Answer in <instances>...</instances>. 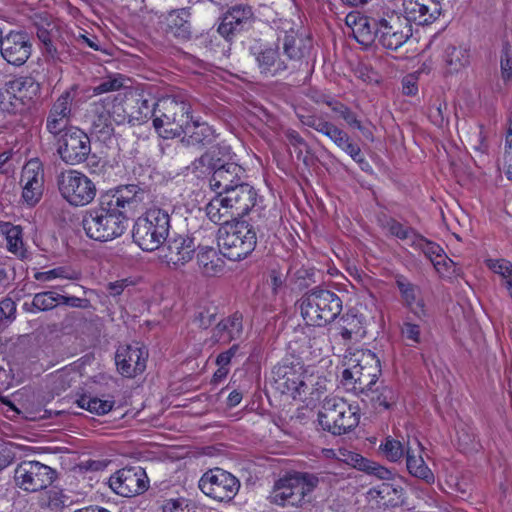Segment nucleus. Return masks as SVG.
<instances>
[{"label": "nucleus", "instance_id": "f3484780", "mask_svg": "<svg viewBox=\"0 0 512 512\" xmlns=\"http://www.w3.org/2000/svg\"><path fill=\"white\" fill-rule=\"evenodd\" d=\"M109 486L120 496L132 497L147 490L148 477L141 467H125L110 476Z\"/></svg>", "mask_w": 512, "mask_h": 512}, {"label": "nucleus", "instance_id": "ddd939ff", "mask_svg": "<svg viewBox=\"0 0 512 512\" xmlns=\"http://www.w3.org/2000/svg\"><path fill=\"white\" fill-rule=\"evenodd\" d=\"M240 486L237 477L221 468L208 470L199 480L200 490L208 497L219 502H229L234 499Z\"/></svg>", "mask_w": 512, "mask_h": 512}, {"label": "nucleus", "instance_id": "5701e85b", "mask_svg": "<svg viewBox=\"0 0 512 512\" xmlns=\"http://www.w3.org/2000/svg\"><path fill=\"white\" fill-rule=\"evenodd\" d=\"M246 178L245 170L242 166L234 162H222L212 173L209 185L216 195L224 194L236 185L243 182Z\"/></svg>", "mask_w": 512, "mask_h": 512}, {"label": "nucleus", "instance_id": "f257e3e1", "mask_svg": "<svg viewBox=\"0 0 512 512\" xmlns=\"http://www.w3.org/2000/svg\"><path fill=\"white\" fill-rule=\"evenodd\" d=\"M149 198L148 190L136 184L121 185L102 193L97 205L83 215L86 235L100 242L122 236L128 226L127 209H136Z\"/></svg>", "mask_w": 512, "mask_h": 512}, {"label": "nucleus", "instance_id": "473e14b6", "mask_svg": "<svg viewBox=\"0 0 512 512\" xmlns=\"http://www.w3.org/2000/svg\"><path fill=\"white\" fill-rule=\"evenodd\" d=\"M197 265L202 275L206 277H216L223 273L225 262L213 247H201L197 253Z\"/></svg>", "mask_w": 512, "mask_h": 512}, {"label": "nucleus", "instance_id": "c03bdc74", "mask_svg": "<svg viewBox=\"0 0 512 512\" xmlns=\"http://www.w3.org/2000/svg\"><path fill=\"white\" fill-rule=\"evenodd\" d=\"M333 143L339 149L347 153L355 162L360 164L362 169L364 168L363 165H368L359 145L356 144L344 130L340 132V135L336 137Z\"/></svg>", "mask_w": 512, "mask_h": 512}, {"label": "nucleus", "instance_id": "b1692460", "mask_svg": "<svg viewBox=\"0 0 512 512\" xmlns=\"http://www.w3.org/2000/svg\"><path fill=\"white\" fill-rule=\"evenodd\" d=\"M112 102L111 97L107 96L90 103L86 110L85 119L89 123L92 133L106 137L113 132L111 121Z\"/></svg>", "mask_w": 512, "mask_h": 512}, {"label": "nucleus", "instance_id": "6e6d98bb", "mask_svg": "<svg viewBox=\"0 0 512 512\" xmlns=\"http://www.w3.org/2000/svg\"><path fill=\"white\" fill-rule=\"evenodd\" d=\"M500 68L503 80L512 78V51L508 43L503 46L501 51Z\"/></svg>", "mask_w": 512, "mask_h": 512}, {"label": "nucleus", "instance_id": "f704fd0d", "mask_svg": "<svg viewBox=\"0 0 512 512\" xmlns=\"http://www.w3.org/2000/svg\"><path fill=\"white\" fill-rule=\"evenodd\" d=\"M361 393L364 394L371 407L377 413L391 409L397 401L396 391L387 385L371 386Z\"/></svg>", "mask_w": 512, "mask_h": 512}, {"label": "nucleus", "instance_id": "052dcab7", "mask_svg": "<svg viewBox=\"0 0 512 512\" xmlns=\"http://www.w3.org/2000/svg\"><path fill=\"white\" fill-rule=\"evenodd\" d=\"M16 318V303L9 297L0 301V320L12 322Z\"/></svg>", "mask_w": 512, "mask_h": 512}, {"label": "nucleus", "instance_id": "f03ea898", "mask_svg": "<svg viewBox=\"0 0 512 512\" xmlns=\"http://www.w3.org/2000/svg\"><path fill=\"white\" fill-rule=\"evenodd\" d=\"M257 192L245 180L221 195H215L205 207L215 224L227 223L247 215L257 203Z\"/></svg>", "mask_w": 512, "mask_h": 512}, {"label": "nucleus", "instance_id": "c85d7f7f", "mask_svg": "<svg viewBox=\"0 0 512 512\" xmlns=\"http://www.w3.org/2000/svg\"><path fill=\"white\" fill-rule=\"evenodd\" d=\"M396 286L400 291L405 307L419 319L426 317L427 312L425 303L420 297L419 287L408 281L403 276L396 278Z\"/></svg>", "mask_w": 512, "mask_h": 512}, {"label": "nucleus", "instance_id": "0eeeda50", "mask_svg": "<svg viewBox=\"0 0 512 512\" xmlns=\"http://www.w3.org/2000/svg\"><path fill=\"white\" fill-rule=\"evenodd\" d=\"M224 225L218 230L220 253L232 261H239L250 255L257 243L256 231L245 221Z\"/></svg>", "mask_w": 512, "mask_h": 512}, {"label": "nucleus", "instance_id": "69168bd1", "mask_svg": "<svg viewBox=\"0 0 512 512\" xmlns=\"http://www.w3.org/2000/svg\"><path fill=\"white\" fill-rule=\"evenodd\" d=\"M342 130L343 129L339 128L332 122L326 120L324 125H322V127L320 128L319 133L325 135L333 142L336 139V137L340 135V132Z\"/></svg>", "mask_w": 512, "mask_h": 512}, {"label": "nucleus", "instance_id": "7ed1b4c3", "mask_svg": "<svg viewBox=\"0 0 512 512\" xmlns=\"http://www.w3.org/2000/svg\"><path fill=\"white\" fill-rule=\"evenodd\" d=\"M191 105L183 96H167L155 102L153 126L160 137L173 139L183 134L188 124Z\"/></svg>", "mask_w": 512, "mask_h": 512}, {"label": "nucleus", "instance_id": "680f3d73", "mask_svg": "<svg viewBox=\"0 0 512 512\" xmlns=\"http://www.w3.org/2000/svg\"><path fill=\"white\" fill-rule=\"evenodd\" d=\"M216 315V307L212 306L200 311L195 320L198 322L199 327L206 329L215 321Z\"/></svg>", "mask_w": 512, "mask_h": 512}, {"label": "nucleus", "instance_id": "a878e982", "mask_svg": "<svg viewBox=\"0 0 512 512\" xmlns=\"http://www.w3.org/2000/svg\"><path fill=\"white\" fill-rule=\"evenodd\" d=\"M250 52L255 57L258 69L262 75L273 77L288 69L286 59L280 57L278 48L262 46L256 43L250 47Z\"/></svg>", "mask_w": 512, "mask_h": 512}, {"label": "nucleus", "instance_id": "6ab92c4d", "mask_svg": "<svg viewBox=\"0 0 512 512\" xmlns=\"http://www.w3.org/2000/svg\"><path fill=\"white\" fill-rule=\"evenodd\" d=\"M73 96L71 92H63L51 105L45 123L46 131L54 139L66 133L71 125Z\"/></svg>", "mask_w": 512, "mask_h": 512}, {"label": "nucleus", "instance_id": "a19ab883", "mask_svg": "<svg viewBox=\"0 0 512 512\" xmlns=\"http://www.w3.org/2000/svg\"><path fill=\"white\" fill-rule=\"evenodd\" d=\"M220 148L211 147L201 157L196 159L192 163V169L194 172H198L199 175L212 174L215 168H218L222 159L219 157Z\"/></svg>", "mask_w": 512, "mask_h": 512}, {"label": "nucleus", "instance_id": "aec40b11", "mask_svg": "<svg viewBox=\"0 0 512 512\" xmlns=\"http://www.w3.org/2000/svg\"><path fill=\"white\" fill-rule=\"evenodd\" d=\"M275 389L282 394H287L293 399L306 393L308 388L301 372V367L282 364L273 370Z\"/></svg>", "mask_w": 512, "mask_h": 512}, {"label": "nucleus", "instance_id": "423d86ee", "mask_svg": "<svg viewBox=\"0 0 512 512\" xmlns=\"http://www.w3.org/2000/svg\"><path fill=\"white\" fill-rule=\"evenodd\" d=\"M319 484V477L308 472L288 473L279 478L269 495L271 503L278 506L299 507L306 502V496Z\"/></svg>", "mask_w": 512, "mask_h": 512}, {"label": "nucleus", "instance_id": "a18cd8bd", "mask_svg": "<svg viewBox=\"0 0 512 512\" xmlns=\"http://www.w3.org/2000/svg\"><path fill=\"white\" fill-rule=\"evenodd\" d=\"M374 491L384 504H396L400 499L403 498L404 490L397 480L390 482H383L378 485Z\"/></svg>", "mask_w": 512, "mask_h": 512}, {"label": "nucleus", "instance_id": "7c9ffc66", "mask_svg": "<svg viewBox=\"0 0 512 512\" xmlns=\"http://www.w3.org/2000/svg\"><path fill=\"white\" fill-rule=\"evenodd\" d=\"M422 452V445L417 439H414L412 443L408 442L406 448L407 469L413 476L430 482L433 480L434 476L429 467L425 464Z\"/></svg>", "mask_w": 512, "mask_h": 512}, {"label": "nucleus", "instance_id": "5fc2aeb1", "mask_svg": "<svg viewBox=\"0 0 512 512\" xmlns=\"http://www.w3.org/2000/svg\"><path fill=\"white\" fill-rule=\"evenodd\" d=\"M359 470L365 471L370 475L377 476L380 479L388 480L391 476V471L387 468L378 465L375 462L369 461L363 457V463L358 468Z\"/></svg>", "mask_w": 512, "mask_h": 512}, {"label": "nucleus", "instance_id": "c756f323", "mask_svg": "<svg viewBox=\"0 0 512 512\" xmlns=\"http://www.w3.org/2000/svg\"><path fill=\"white\" fill-rule=\"evenodd\" d=\"M288 29H282L278 34V42H282L283 52L286 60L298 61L301 60L308 51L306 41L298 38L296 31L290 27L287 22Z\"/></svg>", "mask_w": 512, "mask_h": 512}, {"label": "nucleus", "instance_id": "a211bd4d", "mask_svg": "<svg viewBox=\"0 0 512 512\" xmlns=\"http://www.w3.org/2000/svg\"><path fill=\"white\" fill-rule=\"evenodd\" d=\"M0 53L7 63L22 66L32 53L30 35L23 30H10L1 39Z\"/></svg>", "mask_w": 512, "mask_h": 512}, {"label": "nucleus", "instance_id": "bb28decb", "mask_svg": "<svg viewBox=\"0 0 512 512\" xmlns=\"http://www.w3.org/2000/svg\"><path fill=\"white\" fill-rule=\"evenodd\" d=\"M404 18L419 25L433 23L441 14L440 3L435 0H403Z\"/></svg>", "mask_w": 512, "mask_h": 512}, {"label": "nucleus", "instance_id": "393cba45", "mask_svg": "<svg viewBox=\"0 0 512 512\" xmlns=\"http://www.w3.org/2000/svg\"><path fill=\"white\" fill-rule=\"evenodd\" d=\"M410 246L423 252L441 276L449 277L455 271L454 262L446 256L444 250L437 243L426 239L419 233L414 237Z\"/></svg>", "mask_w": 512, "mask_h": 512}, {"label": "nucleus", "instance_id": "c9c22d12", "mask_svg": "<svg viewBox=\"0 0 512 512\" xmlns=\"http://www.w3.org/2000/svg\"><path fill=\"white\" fill-rule=\"evenodd\" d=\"M243 332L242 315H233L221 320L214 329L213 336L218 342L229 343L241 337Z\"/></svg>", "mask_w": 512, "mask_h": 512}, {"label": "nucleus", "instance_id": "ea45409f", "mask_svg": "<svg viewBox=\"0 0 512 512\" xmlns=\"http://www.w3.org/2000/svg\"><path fill=\"white\" fill-rule=\"evenodd\" d=\"M220 148L211 147L201 157L196 159L192 163V169L194 172H198L199 175L212 174L215 168H218L222 159L219 157Z\"/></svg>", "mask_w": 512, "mask_h": 512}, {"label": "nucleus", "instance_id": "9b49d317", "mask_svg": "<svg viewBox=\"0 0 512 512\" xmlns=\"http://www.w3.org/2000/svg\"><path fill=\"white\" fill-rule=\"evenodd\" d=\"M60 195L71 206L82 207L90 204L96 196V186L84 173L66 170L57 177Z\"/></svg>", "mask_w": 512, "mask_h": 512}, {"label": "nucleus", "instance_id": "e433bc0d", "mask_svg": "<svg viewBox=\"0 0 512 512\" xmlns=\"http://www.w3.org/2000/svg\"><path fill=\"white\" fill-rule=\"evenodd\" d=\"M0 232L5 236L7 249L21 259L26 258L27 251L24 247L21 226L13 225L10 222H1Z\"/></svg>", "mask_w": 512, "mask_h": 512}, {"label": "nucleus", "instance_id": "9d476101", "mask_svg": "<svg viewBox=\"0 0 512 512\" xmlns=\"http://www.w3.org/2000/svg\"><path fill=\"white\" fill-rule=\"evenodd\" d=\"M40 93V85L32 77H17L0 88V110L9 114L22 111Z\"/></svg>", "mask_w": 512, "mask_h": 512}, {"label": "nucleus", "instance_id": "4468645a", "mask_svg": "<svg viewBox=\"0 0 512 512\" xmlns=\"http://www.w3.org/2000/svg\"><path fill=\"white\" fill-rule=\"evenodd\" d=\"M55 140L57 142V153L66 164L77 165L83 163L91 152L90 138L78 127H71Z\"/></svg>", "mask_w": 512, "mask_h": 512}, {"label": "nucleus", "instance_id": "de8ad7c7", "mask_svg": "<svg viewBox=\"0 0 512 512\" xmlns=\"http://www.w3.org/2000/svg\"><path fill=\"white\" fill-rule=\"evenodd\" d=\"M154 105L155 103L143 97L133 99V104L131 105V110L133 111L128 115L129 121L145 122L149 117L153 118Z\"/></svg>", "mask_w": 512, "mask_h": 512}, {"label": "nucleus", "instance_id": "864d4df0", "mask_svg": "<svg viewBox=\"0 0 512 512\" xmlns=\"http://www.w3.org/2000/svg\"><path fill=\"white\" fill-rule=\"evenodd\" d=\"M401 335L408 341V345L415 347L421 342V329L420 326L412 323L408 319L405 320L401 326Z\"/></svg>", "mask_w": 512, "mask_h": 512}, {"label": "nucleus", "instance_id": "3c124183", "mask_svg": "<svg viewBox=\"0 0 512 512\" xmlns=\"http://www.w3.org/2000/svg\"><path fill=\"white\" fill-rule=\"evenodd\" d=\"M353 35L355 39L363 45L370 44L375 38V31H372L369 21L366 17L358 20L357 27H353Z\"/></svg>", "mask_w": 512, "mask_h": 512}, {"label": "nucleus", "instance_id": "bf43d9fd", "mask_svg": "<svg viewBox=\"0 0 512 512\" xmlns=\"http://www.w3.org/2000/svg\"><path fill=\"white\" fill-rule=\"evenodd\" d=\"M59 304H64L73 308L90 309L92 308L91 302L87 298H80L76 296H66L59 294Z\"/></svg>", "mask_w": 512, "mask_h": 512}, {"label": "nucleus", "instance_id": "39448f33", "mask_svg": "<svg viewBox=\"0 0 512 512\" xmlns=\"http://www.w3.org/2000/svg\"><path fill=\"white\" fill-rule=\"evenodd\" d=\"M298 303L302 318L310 326L323 327L334 321L342 311L341 298L327 289H311Z\"/></svg>", "mask_w": 512, "mask_h": 512}, {"label": "nucleus", "instance_id": "e2e57ef3", "mask_svg": "<svg viewBox=\"0 0 512 512\" xmlns=\"http://www.w3.org/2000/svg\"><path fill=\"white\" fill-rule=\"evenodd\" d=\"M299 120L303 125L310 127L317 132H320V128L326 121L322 117H318L316 115H299Z\"/></svg>", "mask_w": 512, "mask_h": 512}, {"label": "nucleus", "instance_id": "0e129e2a", "mask_svg": "<svg viewBox=\"0 0 512 512\" xmlns=\"http://www.w3.org/2000/svg\"><path fill=\"white\" fill-rule=\"evenodd\" d=\"M239 350V345H232L227 351L220 353L217 356L216 363L218 366L227 367L231 362V359L236 355Z\"/></svg>", "mask_w": 512, "mask_h": 512}, {"label": "nucleus", "instance_id": "412c9836", "mask_svg": "<svg viewBox=\"0 0 512 512\" xmlns=\"http://www.w3.org/2000/svg\"><path fill=\"white\" fill-rule=\"evenodd\" d=\"M20 183L24 202L30 206L37 204L44 190V170L38 160L32 159L24 165Z\"/></svg>", "mask_w": 512, "mask_h": 512}, {"label": "nucleus", "instance_id": "79ce46f5", "mask_svg": "<svg viewBox=\"0 0 512 512\" xmlns=\"http://www.w3.org/2000/svg\"><path fill=\"white\" fill-rule=\"evenodd\" d=\"M379 223L381 227L387 230L391 235L401 240H406L408 245L412 243L414 237L418 233L416 232L415 229L408 226H404L396 219L388 217L386 215H383L382 217L379 218Z\"/></svg>", "mask_w": 512, "mask_h": 512}, {"label": "nucleus", "instance_id": "4d7b16f0", "mask_svg": "<svg viewBox=\"0 0 512 512\" xmlns=\"http://www.w3.org/2000/svg\"><path fill=\"white\" fill-rule=\"evenodd\" d=\"M337 461L347 464L349 466L359 468L361 463H363V457L353 451H350L346 448H337Z\"/></svg>", "mask_w": 512, "mask_h": 512}, {"label": "nucleus", "instance_id": "dca6fc26", "mask_svg": "<svg viewBox=\"0 0 512 512\" xmlns=\"http://www.w3.org/2000/svg\"><path fill=\"white\" fill-rule=\"evenodd\" d=\"M196 250L194 239L188 234L172 233L159 248V258L177 269L192 260Z\"/></svg>", "mask_w": 512, "mask_h": 512}, {"label": "nucleus", "instance_id": "6e6552de", "mask_svg": "<svg viewBox=\"0 0 512 512\" xmlns=\"http://www.w3.org/2000/svg\"><path fill=\"white\" fill-rule=\"evenodd\" d=\"M318 421L323 430L333 435H342L358 426L359 407L348 404L337 397H327L318 414Z\"/></svg>", "mask_w": 512, "mask_h": 512}, {"label": "nucleus", "instance_id": "20e7f679", "mask_svg": "<svg viewBox=\"0 0 512 512\" xmlns=\"http://www.w3.org/2000/svg\"><path fill=\"white\" fill-rule=\"evenodd\" d=\"M170 214L167 209L153 206L139 216L133 225L132 238L143 251L158 250L168 238Z\"/></svg>", "mask_w": 512, "mask_h": 512}, {"label": "nucleus", "instance_id": "4c0bfd02", "mask_svg": "<svg viewBox=\"0 0 512 512\" xmlns=\"http://www.w3.org/2000/svg\"><path fill=\"white\" fill-rule=\"evenodd\" d=\"M37 37L44 46V52L53 63L65 62L68 55L62 51H58L57 47L53 44V37L55 34V26L48 24L47 27H37Z\"/></svg>", "mask_w": 512, "mask_h": 512}, {"label": "nucleus", "instance_id": "37998d69", "mask_svg": "<svg viewBox=\"0 0 512 512\" xmlns=\"http://www.w3.org/2000/svg\"><path fill=\"white\" fill-rule=\"evenodd\" d=\"M77 405L96 415H105L110 412L115 404L113 400H102L89 395H81L76 400Z\"/></svg>", "mask_w": 512, "mask_h": 512}, {"label": "nucleus", "instance_id": "338daca9", "mask_svg": "<svg viewBox=\"0 0 512 512\" xmlns=\"http://www.w3.org/2000/svg\"><path fill=\"white\" fill-rule=\"evenodd\" d=\"M350 127L356 128L364 132V127L358 120L357 115L348 107L341 117Z\"/></svg>", "mask_w": 512, "mask_h": 512}, {"label": "nucleus", "instance_id": "2eb2a0df", "mask_svg": "<svg viewBox=\"0 0 512 512\" xmlns=\"http://www.w3.org/2000/svg\"><path fill=\"white\" fill-rule=\"evenodd\" d=\"M54 470L38 461H23L14 471L16 485L28 492H36L49 486L54 480Z\"/></svg>", "mask_w": 512, "mask_h": 512}, {"label": "nucleus", "instance_id": "603ef678", "mask_svg": "<svg viewBox=\"0 0 512 512\" xmlns=\"http://www.w3.org/2000/svg\"><path fill=\"white\" fill-rule=\"evenodd\" d=\"M493 271L503 279V285L512 298V263L507 260H497L492 266Z\"/></svg>", "mask_w": 512, "mask_h": 512}, {"label": "nucleus", "instance_id": "49530a36", "mask_svg": "<svg viewBox=\"0 0 512 512\" xmlns=\"http://www.w3.org/2000/svg\"><path fill=\"white\" fill-rule=\"evenodd\" d=\"M81 276L82 275L80 271L64 266L56 267L48 271L36 272L34 274L35 280L41 282H48L56 278L67 280H79Z\"/></svg>", "mask_w": 512, "mask_h": 512}, {"label": "nucleus", "instance_id": "4be33fe9", "mask_svg": "<svg viewBox=\"0 0 512 512\" xmlns=\"http://www.w3.org/2000/svg\"><path fill=\"white\" fill-rule=\"evenodd\" d=\"M147 358V350L138 343L119 347L115 355L118 371L128 378L135 377L145 370Z\"/></svg>", "mask_w": 512, "mask_h": 512}, {"label": "nucleus", "instance_id": "1a4fd4ad", "mask_svg": "<svg viewBox=\"0 0 512 512\" xmlns=\"http://www.w3.org/2000/svg\"><path fill=\"white\" fill-rule=\"evenodd\" d=\"M346 358L348 367L342 372V381L345 385L354 384L353 388L360 392L375 386L381 374V365L373 352L357 350Z\"/></svg>", "mask_w": 512, "mask_h": 512}, {"label": "nucleus", "instance_id": "cd10ccee", "mask_svg": "<svg viewBox=\"0 0 512 512\" xmlns=\"http://www.w3.org/2000/svg\"><path fill=\"white\" fill-rule=\"evenodd\" d=\"M253 12L250 6L236 5L232 7L222 18L218 26V32L224 38L229 39L234 34L242 31L250 24Z\"/></svg>", "mask_w": 512, "mask_h": 512}, {"label": "nucleus", "instance_id": "f8f14e48", "mask_svg": "<svg viewBox=\"0 0 512 512\" xmlns=\"http://www.w3.org/2000/svg\"><path fill=\"white\" fill-rule=\"evenodd\" d=\"M413 35L412 25L402 15L392 13L380 19L375 29V38L386 50L396 51Z\"/></svg>", "mask_w": 512, "mask_h": 512}, {"label": "nucleus", "instance_id": "09e8293b", "mask_svg": "<svg viewBox=\"0 0 512 512\" xmlns=\"http://www.w3.org/2000/svg\"><path fill=\"white\" fill-rule=\"evenodd\" d=\"M380 450L391 462L399 461L406 454L403 444L391 436L385 438L384 442L380 445Z\"/></svg>", "mask_w": 512, "mask_h": 512}, {"label": "nucleus", "instance_id": "774afa93", "mask_svg": "<svg viewBox=\"0 0 512 512\" xmlns=\"http://www.w3.org/2000/svg\"><path fill=\"white\" fill-rule=\"evenodd\" d=\"M503 171L507 179L512 180V151L510 150L504 152Z\"/></svg>", "mask_w": 512, "mask_h": 512}, {"label": "nucleus", "instance_id": "8fccbe9b", "mask_svg": "<svg viewBox=\"0 0 512 512\" xmlns=\"http://www.w3.org/2000/svg\"><path fill=\"white\" fill-rule=\"evenodd\" d=\"M59 294L53 291H44L36 293L33 297L31 305L37 311H49L59 305Z\"/></svg>", "mask_w": 512, "mask_h": 512}, {"label": "nucleus", "instance_id": "2f4dec72", "mask_svg": "<svg viewBox=\"0 0 512 512\" xmlns=\"http://www.w3.org/2000/svg\"><path fill=\"white\" fill-rule=\"evenodd\" d=\"M190 17L187 8L171 11L166 17V32L181 41L189 40L192 36Z\"/></svg>", "mask_w": 512, "mask_h": 512}, {"label": "nucleus", "instance_id": "72a5a7b5", "mask_svg": "<svg viewBox=\"0 0 512 512\" xmlns=\"http://www.w3.org/2000/svg\"><path fill=\"white\" fill-rule=\"evenodd\" d=\"M185 126L181 142L186 146L203 147L214 141V131L208 124L192 122L188 119V124Z\"/></svg>", "mask_w": 512, "mask_h": 512}, {"label": "nucleus", "instance_id": "58836bf2", "mask_svg": "<svg viewBox=\"0 0 512 512\" xmlns=\"http://www.w3.org/2000/svg\"><path fill=\"white\" fill-rule=\"evenodd\" d=\"M444 58L449 72H458L469 64V50L462 46L450 45L445 49Z\"/></svg>", "mask_w": 512, "mask_h": 512}, {"label": "nucleus", "instance_id": "13d9d810", "mask_svg": "<svg viewBox=\"0 0 512 512\" xmlns=\"http://www.w3.org/2000/svg\"><path fill=\"white\" fill-rule=\"evenodd\" d=\"M123 86L121 77L108 78L93 88L94 94H103L119 90Z\"/></svg>", "mask_w": 512, "mask_h": 512}]
</instances>
